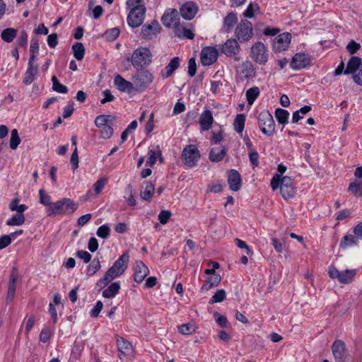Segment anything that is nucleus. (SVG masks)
I'll list each match as a JSON object with an SVG mask.
<instances>
[{
	"label": "nucleus",
	"instance_id": "f257e3e1",
	"mask_svg": "<svg viewBox=\"0 0 362 362\" xmlns=\"http://www.w3.org/2000/svg\"><path fill=\"white\" fill-rule=\"evenodd\" d=\"M129 255L127 252L123 253L97 282L100 289L105 288L114 279L121 276L127 268Z\"/></svg>",
	"mask_w": 362,
	"mask_h": 362
},
{
	"label": "nucleus",
	"instance_id": "f03ea898",
	"mask_svg": "<svg viewBox=\"0 0 362 362\" xmlns=\"http://www.w3.org/2000/svg\"><path fill=\"white\" fill-rule=\"evenodd\" d=\"M78 207V204L69 198H62L54 202L51 207L46 208L48 216L57 215H70Z\"/></svg>",
	"mask_w": 362,
	"mask_h": 362
},
{
	"label": "nucleus",
	"instance_id": "7ed1b4c3",
	"mask_svg": "<svg viewBox=\"0 0 362 362\" xmlns=\"http://www.w3.org/2000/svg\"><path fill=\"white\" fill-rule=\"evenodd\" d=\"M151 61L152 54L148 48L144 47L135 49L131 57L132 64L136 70L144 69Z\"/></svg>",
	"mask_w": 362,
	"mask_h": 362
},
{
	"label": "nucleus",
	"instance_id": "20e7f679",
	"mask_svg": "<svg viewBox=\"0 0 362 362\" xmlns=\"http://www.w3.org/2000/svg\"><path fill=\"white\" fill-rule=\"evenodd\" d=\"M153 76L152 73L146 69H141L133 77L132 81L134 86V90L141 92L148 88L153 82Z\"/></svg>",
	"mask_w": 362,
	"mask_h": 362
},
{
	"label": "nucleus",
	"instance_id": "39448f33",
	"mask_svg": "<svg viewBox=\"0 0 362 362\" xmlns=\"http://www.w3.org/2000/svg\"><path fill=\"white\" fill-rule=\"evenodd\" d=\"M201 157L200 152L196 145L189 144L184 148L181 154L182 160L189 168L194 167Z\"/></svg>",
	"mask_w": 362,
	"mask_h": 362
},
{
	"label": "nucleus",
	"instance_id": "423d86ee",
	"mask_svg": "<svg viewBox=\"0 0 362 362\" xmlns=\"http://www.w3.org/2000/svg\"><path fill=\"white\" fill-rule=\"evenodd\" d=\"M258 125L262 132L270 136L275 132V122L272 115L268 111H262L258 117Z\"/></svg>",
	"mask_w": 362,
	"mask_h": 362
},
{
	"label": "nucleus",
	"instance_id": "0eeeda50",
	"mask_svg": "<svg viewBox=\"0 0 362 362\" xmlns=\"http://www.w3.org/2000/svg\"><path fill=\"white\" fill-rule=\"evenodd\" d=\"M329 276L331 279H337L341 284H350L356 274V269H346L344 271H339L336 267L331 266L328 270Z\"/></svg>",
	"mask_w": 362,
	"mask_h": 362
},
{
	"label": "nucleus",
	"instance_id": "6e6552de",
	"mask_svg": "<svg viewBox=\"0 0 362 362\" xmlns=\"http://www.w3.org/2000/svg\"><path fill=\"white\" fill-rule=\"evenodd\" d=\"M127 16V23L132 28H138L144 22L146 8L144 5H138L137 7L129 9Z\"/></svg>",
	"mask_w": 362,
	"mask_h": 362
},
{
	"label": "nucleus",
	"instance_id": "1a4fd4ad",
	"mask_svg": "<svg viewBox=\"0 0 362 362\" xmlns=\"http://www.w3.org/2000/svg\"><path fill=\"white\" fill-rule=\"evenodd\" d=\"M235 35L237 40L240 43L249 41L253 35L251 22L247 20H242L235 28Z\"/></svg>",
	"mask_w": 362,
	"mask_h": 362
},
{
	"label": "nucleus",
	"instance_id": "9d476101",
	"mask_svg": "<svg viewBox=\"0 0 362 362\" xmlns=\"http://www.w3.org/2000/svg\"><path fill=\"white\" fill-rule=\"evenodd\" d=\"M251 57L260 65H264L267 62L268 50L263 42H257L252 45L251 47Z\"/></svg>",
	"mask_w": 362,
	"mask_h": 362
},
{
	"label": "nucleus",
	"instance_id": "9b49d317",
	"mask_svg": "<svg viewBox=\"0 0 362 362\" xmlns=\"http://www.w3.org/2000/svg\"><path fill=\"white\" fill-rule=\"evenodd\" d=\"M238 42H239L236 39L230 38L227 40L222 45L221 53L228 57H232L235 61L238 62L240 60L238 54L241 50Z\"/></svg>",
	"mask_w": 362,
	"mask_h": 362
},
{
	"label": "nucleus",
	"instance_id": "f8f14e48",
	"mask_svg": "<svg viewBox=\"0 0 362 362\" xmlns=\"http://www.w3.org/2000/svg\"><path fill=\"white\" fill-rule=\"evenodd\" d=\"M291 34L288 32L279 35L274 40L272 45L273 50L276 52L286 50L291 43Z\"/></svg>",
	"mask_w": 362,
	"mask_h": 362
},
{
	"label": "nucleus",
	"instance_id": "ddd939ff",
	"mask_svg": "<svg viewBox=\"0 0 362 362\" xmlns=\"http://www.w3.org/2000/svg\"><path fill=\"white\" fill-rule=\"evenodd\" d=\"M237 74L240 76V79H251L255 77L256 72L252 63L248 60L240 64L236 67Z\"/></svg>",
	"mask_w": 362,
	"mask_h": 362
},
{
	"label": "nucleus",
	"instance_id": "4468645a",
	"mask_svg": "<svg viewBox=\"0 0 362 362\" xmlns=\"http://www.w3.org/2000/svg\"><path fill=\"white\" fill-rule=\"evenodd\" d=\"M310 57L304 52H298L292 57L290 66L293 70H300L305 68L310 64Z\"/></svg>",
	"mask_w": 362,
	"mask_h": 362
},
{
	"label": "nucleus",
	"instance_id": "2eb2a0df",
	"mask_svg": "<svg viewBox=\"0 0 362 362\" xmlns=\"http://www.w3.org/2000/svg\"><path fill=\"white\" fill-rule=\"evenodd\" d=\"M218 55V51L215 47H204L201 52L202 64L204 66L212 64L217 60Z\"/></svg>",
	"mask_w": 362,
	"mask_h": 362
},
{
	"label": "nucleus",
	"instance_id": "dca6fc26",
	"mask_svg": "<svg viewBox=\"0 0 362 362\" xmlns=\"http://www.w3.org/2000/svg\"><path fill=\"white\" fill-rule=\"evenodd\" d=\"M160 31V26L157 21H153L151 24H144L141 28V36L144 39H152Z\"/></svg>",
	"mask_w": 362,
	"mask_h": 362
},
{
	"label": "nucleus",
	"instance_id": "f3484780",
	"mask_svg": "<svg viewBox=\"0 0 362 362\" xmlns=\"http://www.w3.org/2000/svg\"><path fill=\"white\" fill-rule=\"evenodd\" d=\"M332 351L336 360L346 362V345L342 340H335L332 345Z\"/></svg>",
	"mask_w": 362,
	"mask_h": 362
},
{
	"label": "nucleus",
	"instance_id": "a211bd4d",
	"mask_svg": "<svg viewBox=\"0 0 362 362\" xmlns=\"http://www.w3.org/2000/svg\"><path fill=\"white\" fill-rule=\"evenodd\" d=\"M228 183L232 191L240 190L242 185V177L238 170L232 169L228 172Z\"/></svg>",
	"mask_w": 362,
	"mask_h": 362
},
{
	"label": "nucleus",
	"instance_id": "6ab92c4d",
	"mask_svg": "<svg viewBox=\"0 0 362 362\" xmlns=\"http://www.w3.org/2000/svg\"><path fill=\"white\" fill-rule=\"evenodd\" d=\"M179 15V12L175 8L166 10L161 18L163 25L170 28L173 25H174V27L178 25L177 21L178 20Z\"/></svg>",
	"mask_w": 362,
	"mask_h": 362
},
{
	"label": "nucleus",
	"instance_id": "aec40b11",
	"mask_svg": "<svg viewBox=\"0 0 362 362\" xmlns=\"http://www.w3.org/2000/svg\"><path fill=\"white\" fill-rule=\"evenodd\" d=\"M134 279L137 283L142 282L148 274V268L142 261L136 262L134 267Z\"/></svg>",
	"mask_w": 362,
	"mask_h": 362
},
{
	"label": "nucleus",
	"instance_id": "412c9836",
	"mask_svg": "<svg viewBox=\"0 0 362 362\" xmlns=\"http://www.w3.org/2000/svg\"><path fill=\"white\" fill-rule=\"evenodd\" d=\"M198 7L194 2L185 3L180 8V14L186 20H192L197 13Z\"/></svg>",
	"mask_w": 362,
	"mask_h": 362
},
{
	"label": "nucleus",
	"instance_id": "4be33fe9",
	"mask_svg": "<svg viewBox=\"0 0 362 362\" xmlns=\"http://www.w3.org/2000/svg\"><path fill=\"white\" fill-rule=\"evenodd\" d=\"M114 83L116 88L122 92L131 93L133 90H134V83L125 80L119 74H117L115 76Z\"/></svg>",
	"mask_w": 362,
	"mask_h": 362
},
{
	"label": "nucleus",
	"instance_id": "5701e85b",
	"mask_svg": "<svg viewBox=\"0 0 362 362\" xmlns=\"http://www.w3.org/2000/svg\"><path fill=\"white\" fill-rule=\"evenodd\" d=\"M180 59L178 57H173L169 64L165 66L161 71L160 76L163 79H165L171 76L175 71L180 66Z\"/></svg>",
	"mask_w": 362,
	"mask_h": 362
},
{
	"label": "nucleus",
	"instance_id": "b1692460",
	"mask_svg": "<svg viewBox=\"0 0 362 362\" xmlns=\"http://www.w3.org/2000/svg\"><path fill=\"white\" fill-rule=\"evenodd\" d=\"M214 122L211 112L209 110L204 111L200 115L199 123L202 132L209 130Z\"/></svg>",
	"mask_w": 362,
	"mask_h": 362
},
{
	"label": "nucleus",
	"instance_id": "393cba45",
	"mask_svg": "<svg viewBox=\"0 0 362 362\" xmlns=\"http://www.w3.org/2000/svg\"><path fill=\"white\" fill-rule=\"evenodd\" d=\"M141 187L144 190H141L140 192L141 198L148 202H150L153 194L155 193L154 185L151 182L145 181L142 184Z\"/></svg>",
	"mask_w": 362,
	"mask_h": 362
},
{
	"label": "nucleus",
	"instance_id": "a878e982",
	"mask_svg": "<svg viewBox=\"0 0 362 362\" xmlns=\"http://www.w3.org/2000/svg\"><path fill=\"white\" fill-rule=\"evenodd\" d=\"M117 346L120 358H122V356L128 355L132 348L130 342L119 336H117Z\"/></svg>",
	"mask_w": 362,
	"mask_h": 362
},
{
	"label": "nucleus",
	"instance_id": "bb28decb",
	"mask_svg": "<svg viewBox=\"0 0 362 362\" xmlns=\"http://www.w3.org/2000/svg\"><path fill=\"white\" fill-rule=\"evenodd\" d=\"M362 66L361 59L358 57H351L347 64L346 68L344 70V74H355L356 71Z\"/></svg>",
	"mask_w": 362,
	"mask_h": 362
},
{
	"label": "nucleus",
	"instance_id": "cd10ccee",
	"mask_svg": "<svg viewBox=\"0 0 362 362\" xmlns=\"http://www.w3.org/2000/svg\"><path fill=\"white\" fill-rule=\"evenodd\" d=\"M17 274L15 272V269L12 272L10 276V280L8 284V292L6 296V300L8 302L11 301L16 293V281H17Z\"/></svg>",
	"mask_w": 362,
	"mask_h": 362
},
{
	"label": "nucleus",
	"instance_id": "c85d7f7f",
	"mask_svg": "<svg viewBox=\"0 0 362 362\" xmlns=\"http://www.w3.org/2000/svg\"><path fill=\"white\" fill-rule=\"evenodd\" d=\"M238 22V18L235 13H229L223 19L222 30L224 33H229Z\"/></svg>",
	"mask_w": 362,
	"mask_h": 362
},
{
	"label": "nucleus",
	"instance_id": "c756f323",
	"mask_svg": "<svg viewBox=\"0 0 362 362\" xmlns=\"http://www.w3.org/2000/svg\"><path fill=\"white\" fill-rule=\"evenodd\" d=\"M174 32L175 36L179 38H186L192 40L194 37V34L192 31L185 26L178 24L175 26Z\"/></svg>",
	"mask_w": 362,
	"mask_h": 362
},
{
	"label": "nucleus",
	"instance_id": "7c9ffc66",
	"mask_svg": "<svg viewBox=\"0 0 362 362\" xmlns=\"http://www.w3.org/2000/svg\"><path fill=\"white\" fill-rule=\"evenodd\" d=\"M221 281V277L219 274H214V276L207 278L204 284L201 288V291H207L211 288L217 286Z\"/></svg>",
	"mask_w": 362,
	"mask_h": 362
},
{
	"label": "nucleus",
	"instance_id": "2f4dec72",
	"mask_svg": "<svg viewBox=\"0 0 362 362\" xmlns=\"http://www.w3.org/2000/svg\"><path fill=\"white\" fill-rule=\"evenodd\" d=\"M227 149L223 147L221 149L218 148H212L209 152V160L211 162H219L222 160L224 156L226 155Z\"/></svg>",
	"mask_w": 362,
	"mask_h": 362
},
{
	"label": "nucleus",
	"instance_id": "473e14b6",
	"mask_svg": "<svg viewBox=\"0 0 362 362\" xmlns=\"http://www.w3.org/2000/svg\"><path fill=\"white\" fill-rule=\"evenodd\" d=\"M358 240L356 235L347 234L341 240L339 247L346 249L349 247L356 246L358 243Z\"/></svg>",
	"mask_w": 362,
	"mask_h": 362
},
{
	"label": "nucleus",
	"instance_id": "72a5a7b5",
	"mask_svg": "<svg viewBox=\"0 0 362 362\" xmlns=\"http://www.w3.org/2000/svg\"><path fill=\"white\" fill-rule=\"evenodd\" d=\"M119 281L113 282L103 291V296L106 298H112L119 293Z\"/></svg>",
	"mask_w": 362,
	"mask_h": 362
},
{
	"label": "nucleus",
	"instance_id": "f704fd0d",
	"mask_svg": "<svg viewBox=\"0 0 362 362\" xmlns=\"http://www.w3.org/2000/svg\"><path fill=\"white\" fill-rule=\"evenodd\" d=\"M38 71V66L36 65L35 66H28L27 68V70L24 74V78H23V83L25 85L30 84L35 78V76L37 75Z\"/></svg>",
	"mask_w": 362,
	"mask_h": 362
},
{
	"label": "nucleus",
	"instance_id": "c9c22d12",
	"mask_svg": "<svg viewBox=\"0 0 362 362\" xmlns=\"http://www.w3.org/2000/svg\"><path fill=\"white\" fill-rule=\"evenodd\" d=\"M17 30L13 28H6L2 30L1 37L5 42L10 43L17 36Z\"/></svg>",
	"mask_w": 362,
	"mask_h": 362
},
{
	"label": "nucleus",
	"instance_id": "e433bc0d",
	"mask_svg": "<svg viewBox=\"0 0 362 362\" xmlns=\"http://www.w3.org/2000/svg\"><path fill=\"white\" fill-rule=\"evenodd\" d=\"M115 117L110 115H100L95 119V124L97 127L105 126L108 123L112 122Z\"/></svg>",
	"mask_w": 362,
	"mask_h": 362
},
{
	"label": "nucleus",
	"instance_id": "4c0bfd02",
	"mask_svg": "<svg viewBox=\"0 0 362 362\" xmlns=\"http://www.w3.org/2000/svg\"><path fill=\"white\" fill-rule=\"evenodd\" d=\"M289 112L284 109L277 108L275 110V117L279 124L285 125L288 122Z\"/></svg>",
	"mask_w": 362,
	"mask_h": 362
},
{
	"label": "nucleus",
	"instance_id": "58836bf2",
	"mask_svg": "<svg viewBox=\"0 0 362 362\" xmlns=\"http://www.w3.org/2000/svg\"><path fill=\"white\" fill-rule=\"evenodd\" d=\"M74 56L77 60H82L85 54V47L81 42H76L72 45Z\"/></svg>",
	"mask_w": 362,
	"mask_h": 362
},
{
	"label": "nucleus",
	"instance_id": "ea45409f",
	"mask_svg": "<svg viewBox=\"0 0 362 362\" xmlns=\"http://www.w3.org/2000/svg\"><path fill=\"white\" fill-rule=\"evenodd\" d=\"M311 110V107L309 105H305L300 108L298 110L295 111L292 116V122L297 123L300 119L303 117V115L307 114Z\"/></svg>",
	"mask_w": 362,
	"mask_h": 362
},
{
	"label": "nucleus",
	"instance_id": "a19ab883",
	"mask_svg": "<svg viewBox=\"0 0 362 362\" xmlns=\"http://www.w3.org/2000/svg\"><path fill=\"white\" fill-rule=\"evenodd\" d=\"M25 221L24 215L16 214L11 218L6 221V225L9 226H22Z\"/></svg>",
	"mask_w": 362,
	"mask_h": 362
},
{
	"label": "nucleus",
	"instance_id": "79ce46f5",
	"mask_svg": "<svg viewBox=\"0 0 362 362\" xmlns=\"http://www.w3.org/2000/svg\"><path fill=\"white\" fill-rule=\"evenodd\" d=\"M245 116L244 114H238L233 122L234 129L238 133L243 132L245 127Z\"/></svg>",
	"mask_w": 362,
	"mask_h": 362
},
{
	"label": "nucleus",
	"instance_id": "37998d69",
	"mask_svg": "<svg viewBox=\"0 0 362 362\" xmlns=\"http://www.w3.org/2000/svg\"><path fill=\"white\" fill-rule=\"evenodd\" d=\"M260 94L259 88L257 86L249 88L246 91V98L248 104L252 105Z\"/></svg>",
	"mask_w": 362,
	"mask_h": 362
},
{
	"label": "nucleus",
	"instance_id": "c03bdc74",
	"mask_svg": "<svg viewBox=\"0 0 362 362\" xmlns=\"http://www.w3.org/2000/svg\"><path fill=\"white\" fill-rule=\"evenodd\" d=\"M260 7L257 3H250L246 10L243 12V15L244 17L247 18H252L254 17L255 13H259Z\"/></svg>",
	"mask_w": 362,
	"mask_h": 362
},
{
	"label": "nucleus",
	"instance_id": "a18cd8bd",
	"mask_svg": "<svg viewBox=\"0 0 362 362\" xmlns=\"http://www.w3.org/2000/svg\"><path fill=\"white\" fill-rule=\"evenodd\" d=\"M100 267L101 265L98 258H94L87 267L86 274L88 276H93L100 269Z\"/></svg>",
	"mask_w": 362,
	"mask_h": 362
},
{
	"label": "nucleus",
	"instance_id": "49530a36",
	"mask_svg": "<svg viewBox=\"0 0 362 362\" xmlns=\"http://www.w3.org/2000/svg\"><path fill=\"white\" fill-rule=\"evenodd\" d=\"M21 143V139L18 136V132L16 129H13L11 132V138L9 141V146L11 149L15 150L19 144Z\"/></svg>",
	"mask_w": 362,
	"mask_h": 362
},
{
	"label": "nucleus",
	"instance_id": "de8ad7c7",
	"mask_svg": "<svg viewBox=\"0 0 362 362\" xmlns=\"http://www.w3.org/2000/svg\"><path fill=\"white\" fill-rule=\"evenodd\" d=\"M226 293L224 289L217 290L214 295L210 298L209 303L214 304L216 303H221L226 299Z\"/></svg>",
	"mask_w": 362,
	"mask_h": 362
},
{
	"label": "nucleus",
	"instance_id": "09e8293b",
	"mask_svg": "<svg viewBox=\"0 0 362 362\" xmlns=\"http://www.w3.org/2000/svg\"><path fill=\"white\" fill-rule=\"evenodd\" d=\"M52 89L58 93H66L68 92V88L66 86L62 84L58 81L57 76H53L52 77Z\"/></svg>",
	"mask_w": 362,
	"mask_h": 362
},
{
	"label": "nucleus",
	"instance_id": "8fccbe9b",
	"mask_svg": "<svg viewBox=\"0 0 362 362\" xmlns=\"http://www.w3.org/2000/svg\"><path fill=\"white\" fill-rule=\"evenodd\" d=\"M39 196L40 204L45 206L47 208L51 207L54 202H51V197L47 193H46L43 189H40Z\"/></svg>",
	"mask_w": 362,
	"mask_h": 362
},
{
	"label": "nucleus",
	"instance_id": "3c124183",
	"mask_svg": "<svg viewBox=\"0 0 362 362\" xmlns=\"http://www.w3.org/2000/svg\"><path fill=\"white\" fill-rule=\"evenodd\" d=\"M280 192L282 197L285 199L293 197L296 193L293 186H281L280 188Z\"/></svg>",
	"mask_w": 362,
	"mask_h": 362
},
{
	"label": "nucleus",
	"instance_id": "603ef678",
	"mask_svg": "<svg viewBox=\"0 0 362 362\" xmlns=\"http://www.w3.org/2000/svg\"><path fill=\"white\" fill-rule=\"evenodd\" d=\"M100 136L103 139H107L113 134L112 122L107 124L105 126L101 127Z\"/></svg>",
	"mask_w": 362,
	"mask_h": 362
},
{
	"label": "nucleus",
	"instance_id": "864d4df0",
	"mask_svg": "<svg viewBox=\"0 0 362 362\" xmlns=\"http://www.w3.org/2000/svg\"><path fill=\"white\" fill-rule=\"evenodd\" d=\"M126 193L127 194V196L124 197V198L126 199L127 205L129 206H134L136 204V202L132 194V186L131 184H129L127 186Z\"/></svg>",
	"mask_w": 362,
	"mask_h": 362
},
{
	"label": "nucleus",
	"instance_id": "5fc2aeb1",
	"mask_svg": "<svg viewBox=\"0 0 362 362\" xmlns=\"http://www.w3.org/2000/svg\"><path fill=\"white\" fill-rule=\"evenodd\" d=\"M214 317L215 318L216 322L221 327L226 328L229 327L230 324L225 316L221 315L218 312H214Z\"/></svg>",
	"mask_w": 362,
	"mask_h": 362
},
{
	"label": "nucleus",
	"instance_id": "6e6d98bb",
	"mask_svg": "<svg viewBox=\"0 0 362 362\" xmlns=\"http://www.w3.org/2000/svg\"><path fill=\"white\" fill-rule=\"evenodd\" d=\"M119 29L118 28H113L105 31L104 36L110 41L115 40L119 35Z\"/></svg>",
	"mask_w": 362,
	"mask_h": 362
},
{
	"label": "nucleus",
	"instance_id": "4d7b16f0",
	"mask_svg": "<svg viewBox=\"0 0 362 362\" xmlns=\"http://www.w3.org/2000/svg\"><path fill=\"white\" fill-rule=\"evenodd\" d=\"M110 228L106 224L100 226L98 228L97 232H96L97 235L103 239L107 238L108 236L110 235Z\"/></svg>",
	"mask_w": 362,
	"mask_h": 362
},
{
	"label": "nucleus",
	"instance_id": "13d9d810",
	"mask_svg": "<svg viewBox=\"0 0 362 362\" xmlns=\"http://www.w3.org/2000/svg\"><path fill=\"white\" fill-rule=\"evenodd\" d=\"M107 182V177H103L94 183L93 187L96 194H99L101 192L105 185H106Z\"/></svg>",
	"mask_w": 362,
	"mask_h": 362
},
{
	"label": "nucleus",
	"instance_id": "bf43d9fd",
	"mask_svg": "<svg viewBox=\"0 0 362 362\" xmlns=\"http://www.w3.org/2000/svg\"><path fill=\"white\" fill-rule=\"evenodd\" d=\"M178 330L182 334H191L195 331V327L194 325L187 323L179 326Z\"/></svg>",
	"mask_w": 362,
	"mask_h": 362
},
{
	"label": "nucleus",
	"instance_id": "052dcab7",
	"mask_svg": "<svg viewBox=\"0 0 362 362\" xmlns=\"http://www.w3.org/2000/svg\"><path fill=\"white\" fill-rule=\"evenodd\" d=\"M16 45L21 47H26L28 44V34L25 30H21L18 37Z\"/></svg>",
	"mask_w": 362,
	"mask_h": 362
},
{
	"label": "nucleus",
	"instance_id": "680f3d73",
	"mask_svg": "<svg viewBox=\"0 0 362 362\" xmlns=\"http://www.w3.org/2000/svg\"><path fill=\"white\" fill-rule=\"evenodd\" d=\"M171 212L168 210H162L158 215V220L161 224H165L168 222Z\"/></svg>",
	"mask_w": 362,
	"mask_h": 362
},
{
	"label": "nucleus",
	"instance_id": "e2e57ef3",
	"mask_svg": "<svg viewBox=\"0 0 362 362\" xmlns=\"http://www.w3.org/2000/svg\"><path fill=\"white\" fill-rule=\"evenodd\" d=\"M259 153L255 150L251 149L249 152V159L253 166L259 165Z\"/></svg>",
	"mask_w": 362,
	"mask_h": 362
},
{
	"label": "nucleus",
	"instance_id": "0e129e2a",
	"mask_svg": "<svg viewBox=\"0 0 362 362\" xmlns=\"http://www.w3.org/2000/svg\"><path fill=\"white\" fill-rule=\"evenodd\" d=\"M148 158L146 161V165L152 167L156 162L157 151L153 149H150L148 153Z\"/></svg>",
	"mask_w": 362,
	"mask_h": 362
},
{
	"label": "nucleus",
	"instance_id": "69168bd1",
	"mask_svg": "<svg viewBox=\"0 0 362 362\" xmlns=\"http://www.w3.org/2000/svg\"><path fill=\"white\" fill-rule=\"evenodd\" d=\"M197 72V64L194 58H190L188 62V74L193 77Z\"/></svg>",
	"mask_w": 362,
	"mask_h": 362
},
{
	"label": "nucleus",
	"instance_id": "338daca9",
	"mask_svg": "<svg viewBox=\"0 0 362 362\" xmlns=\"http://www.w3.org/2000/svg\"><path fill=\"white\" fill-rule=\"evenodd\" d=\"M103 303L100 300H98L95 305V306L93 308V309L90 310V316L92 317H97L99 315L101 310L103 309Z\"/></svg>",
	"mask_w": 362,
	"mask_h": 362
},
{
	"label": "nucleus",
	"instance_id": "774afa93",
	"mask_svg": "<svg viewBox=\"0 0 362 362\" xmlns=\"http://www.w3.org/2000/svg\"><path fill=\"white\" fill-rule=\"evenodd\" d=\"M51 337V331L49 328L46 327L42 329L40 334V341L46 343L49 341Z\"/></svg>",
	"mask_w": 362,
	"mask_h": 362
}]
</instances>
